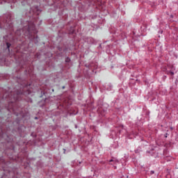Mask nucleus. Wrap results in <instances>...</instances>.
Listing matches in <instances>:
<instances>
[{
  "instance_id": "obj_2",
  "label": "nucleus",
  "mask_w": 178,
  "mask_h": 178,
  "mask_svg": "<svg viewBox=\"0 0 178 178\" xmlns=\"http://www.w3.org/2000/svg\"><path fill=\"white\" fill-rule=\"evenodd\" d=\"M20 94H23V92H16V96L14 97L15 101H19V97H17V96L20 95Z\"/></svg>"
},
{
  "instance_id": "obj_3",
  "label": "nucleus",
  "mask_w": 178,
  "mask_h": 178,
  "mask_svg": "<svg viewBox=\"0 0 178 178\" xmlns=\"http://www.w3.org/2000/svg\"><path fill=\"white\" fill-rule=\"evenodd\" d=\"M40 11H38V8H34V11L33 13H35V15H38Z\"/></svg>"
},
{
  "instance_id": "obj_7",
  "label": "nucleus",
  "mask_w": 178,
  "mask_h": 178,
  "mask_svg": "<svg viewBox=\"0 0 178 178\" xmlns=\"http://www.w3.org/2000/svg\"><path fill=\"white\" fill-rule=\"evenodd\" d=\"M154 173H155V171L154 170L150 171V175H154Z\"/></svg>"
},
{
  "instance_id": "obj_5",
  "label": "nucleus",
  "mask_w": 178,
  "mask_h": 178,
  "mask_svg": "<svg viewBox=\"0 0 178 178\" xmlns=\"http://www.w3.org/2000/svg\"><path fill=\"white\" fill-rule=\"evenodd\" d=\"M6 45L8 49L10 47V44H9L8 42L6 43Z\"/></svg>"
},
{
  "instance_id": "obj_6",
  "label": "nucleus",
  "mask_w": 178,
  "mask_h": 178,
  "mask_svg": "<svg viewBox=\"0 0 178 178\" xmlns=\"http://www.w3.org/2000/svg\"><path fill=\"white\" fill-rule=\"evenodd\" d=\"M65 62H67V63L70 62V58H67L65 59Z\"/></svg>"
},
{
  "instance_id": "obj_9",
  "label": "nucleus",
  "mask_w": 178,
  "mask_h": 178,
  "mask_svg": "<svg viewBox=\"0 0 178 178\" xmlns=\"http://www.w3.org/2000/svg\"><path fill=\"white\" fill-rule=\"evenodd\" d=\"M110 162H113V159L110 160Z\"/></svg>"
},
{
  "instance_id": "obj_8",
  "label": "nucleus",
  "mask_w": 178,
  "mask_h": 178,
  "mask_svg": "<svg viewBox=\"0 0 178 178\" xmlns=\"http://www.w3.org/2000/svg\"><path fill=\"white\" fill-rule=\"evenodd\" d=\"M170 73L171 76H173V74H175V72H173L172 71H170Z\"/></svg>"
},
{
  "instance_id": "obj_12",
  "label": "nucleus",
  "mask_w": 178,
  "mask_h": 178,
  "mask_svg": "<svg viewBox=\"0 0 178 178\" xmlns=\"http://www.w3.org/2000/svg\"><path fill=\"white\" fill-rule=\"evenodd\" d=\"M63 88L65 89V86H63Z\"/></svg>"
},
{
  "instance_id": "obj_10",
  "label": "nucleus",
  "mask_w": 178,
  "mask_h": 178,
  "mask_svg": "<svg viewBox=\"0 0 178 178\" xmlns=\"http://www.w3.org/2000/svg\"><path fill=\"white\" fill-rule=\"evenodd\" d=\"M24 30H26V28H24V29H22V31H24Z\"/></svg>"
},
{
  "instance_id": "obj_1",
  "label": "nucleus",
  "mask_w": 178,
  "mask_h": 178,
  "mask_svg": "<svg viewBox=\"0 0 178 178\" xmlns=\"http://www.w3.org/2000/svg\"><path fill=\"white\" fill-rule=\"evenodd\" d=\"M34 30H35V25L33 24L32 25L28 26V29L26 30V33L29 34V35H31L33 34V31L34 33H35Z\"/></svg>"
},
{
  "instance_id": "obj_4",
  "label": "nucleus",
  "mask_w": 178,
  "mask_h": 178,
  "mask_svg": "<svg viewBox=\"0 0 178 178\" xmlns=\"http://www.w3.org/2000/svg\"><path fill=\"white\" fill-rule=\"evenodd\" d=\"M7 23V26H9V27H12V26H10V22H9V21L8 22V20L6 21Z\"/></svg>"
},
{
  "instance_id": "obj_11",
  "label": "nucleus",
  "mask_w": 178,
  "mask_h": 178,
  "mask_svg": "<svg viewBox=\"0 0 178 178\" xmlns=\"http://www.w3.org/2000/svg\"><path fill=\"white\" fill-rule=\"evenodd\" d=\"M17 33H19V31H17L16 34H17Z\"/></svg>"
}]
</instances>
